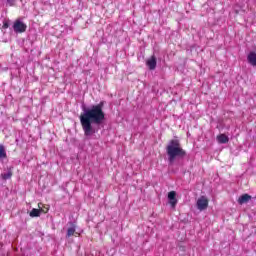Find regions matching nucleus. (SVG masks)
<instances>
[{
	"mask_svg": "<svg viewBox=\"0 0 256 256\" xmlns=\"http://www.w3.org/2000/svg\"><path fill=\"white\" fill-rule=\"evenodd\" d=\"M248 63L252 65V67H256V53L250 52L247 56Z\"/></svg>",
	"mask_w": 256,
	"mask_h": 256,
	"instance_id": "obj_8",
	"label": "nucleus"
},
{
	"mask_svg": "<svg viewBox=\"0 0 256 256\" xmlns=\"http://www.w3.org/2000/svg\"><path fill=\"white\" fill-rule=\"evenodd\" d=\"M38 209H40V213H49V205L38 203Z\"/></svg>",
	"mask_w": 256,
	"mask_h": 256,
	"instance_id": "obj_10",
	"label": "nucleus"
},
{
	"mask_svg": "<svg viewBox=\"0 0 256 256\" xmlns=\"http://www.w3.org/2000/svg\"><path fill=\"white\" fill-rule=\"evenodd\" d=\"M3 29H9V23L5 22V23L3 24Z\"/></svg>",
	"mask_w": 256,
	"mask_h": 256,
	"instance_id": "obj_15",
	"label": "nucleus"
},
{
	"mask_svg": "<svg viewBox=\"0 0 256 256\" xmlns=\"http://www.w3.org/2000/svg\"><path fill=\"white\" fill-rule=\"evenodd\" d=\"M166 153L168 155V160L170 163H173L177 157L183 159L187 156V151L181 147V142L177 139L170 140L169 144L166 147Z\"/></svg>",
	"mask_w": 256,
	"mask_h": 256,
	"instance_id": "obj_2",
	"label": "nucleus"
},
{
	"mask_svg": "<svg viewBox=\"0 0 256 256\" xmlns=\"http://www.w3.org/2000/svg\"><path fill=\"white\" fill-rule=\"evenodd\" d=\"M7 157V152H5V146L0 144V159H5Z\"/></svg>",
	"mask_w": 256,
	"mask_h": 256,
	"instance_id": "obj_14",
	"label": "nucleus"
},
{
	"mask_svg": "<svg viewBox=\"0 0 256 256\" xmlns=\"http://www.w3.org/2000/svg\"><path fill=\"white\" fill-rule=\"evenodd\" d=\"M105 102L101 101L96 105H92L90 108L84 110V113L80 114V123L84 131L85 137H91L97 133V129L93 125H101L105 121V112L103 111Z\"/></svg>",
	"mask_w": 256,
	"mask_h": 256,
	"instance_id": "obj_1",
	"label": "nucleus"
},
{
	"mask_svg": "<svg viewBox=\"0 0 256 256\" xmlns=\"http://www.w3.org/2000/svg\"><path fill=\"white\" fill-rule=\"evenodd\" d=\"M8 5H10V7H13L14 3L13 0H7Z\"/></svg>",
	"mask_w": 256,
	"mask_h": 256,
	"instance_id": "obj_16",
	"label": "nucleus"
},
{
	"mask_svg": "<svg viewBox=\"0 0 256 256\" xmlns=\"http://www.w3.org/2000/svg\"><path fill=\"white\" fill-rule=\"evenodd\" d=\"M75 231H76L75 226L68 228L66 237L67 238L73 237V235H75Z\"/></svg>",
	"mask_w": 256,
	"mask_h": 256,
	"instance_id": "obj_13",
	"label": "nucleus"
},
{
	"mask_svg": "<svg viewBox=\"0 0 256 256\" xmlns=\"http://www.w3.org/2000/svg\"><path fill=\"white\" fill-rule=\"evenodd\" d=\"M251 201V195L249 194H243L238 198L239 205H244V203H249Z\"/></svg>",
	"mask_w": 256,
	"mask_h": 256,
	"instance_id": "obj_7",
	"label": "nucleus"
},
{
	"mask_svg": "<svg viewBox=\"0 0 256 256\" xmlns=\"http://www.w3.org/2000/svg\"><path fill=\"white\" fill-rule=\"evenodd\" d=\"M196 207L199 211H205V209L209 207V199L207 196H201L196 202Z\"/></svg>",
	"mask_w": 256,
	"mask_h": 256,
	"instance_id": "obj_3",
	"label": "nucleus"
},
{
	"mask_svg": "<svg viewBox=\"0 0 256 256\" xmlns=\"http://www.w3.org/2000/svg\"><path fill=\"white\" fill-rule=\"evenodd\" d=\"M13 29L15 33H25V31H27V24L17 19L13 24Z\"/></svg>",
	"mask_w": 256,
	"mask_h": 256,
	"instance_id": "obj_4",
	"label": "nucleus"
},
{
	"mask_svg": "<svg viewBox=\"0 0 256 256\" xmlns=\"http://www.w3.org/2000/svg\"><path fill=\"white\" fill-rule=\"evenodd\" d=\"M13 177V171L9 170L7 173L1 174V178L4 179V181H7V179H11Z\"/></svg>",
	"mask_w": 256,
	"mask_h": 256,
	"instance_id": "obj_12",
	"label": "nucleus"
},
{
	"mask_svg": "<svg viewBox=\"0 0 256 256\" xmlns=\"http://www.w3.org/2000/svg\"><path fill=\"white\" fill-rule=\"evenodd\" d=\"M177 192L175 191H170L168 193V199H169V203L172 207V209H175V207H177Z\"/></svg>",
	"mask_w": 256,
	"mask_h": 256,
	"instance_id": "obj_6",
	"label": "nucleus"
},
{
	"mask_svg": "<svg viewBox=\"0 0 256 256\" xmlns=\"http://www.w3.org/2000/svg\"><path fill=\"white\" fill-rule=\"evenodd\" d=\"M41 216V209L34 208L30 212V217H40Z\"/></svg>",
	"mask_w": 256,
	"mask_h": 256,
	"instance_id": "obj_11",
	"label": "nucleus"
},
{
	"mask_svg": "<svg viewBox=\"0 0 256 256\" xmlns=\"http://www.w3.org/2000/svg\"><path fill=\"white\" fill-rule=\"evenodd\" d=\"M217 141L220 144L229 143V137L225 134H220L217 136Z\"/></svg>",
	"mask_w": 256,
	"mask_h": 256,
	"instance_id": "obj_9",
	"label": "nucleus"
},
{
	"mask_svg": "<svg viewBox=\"0 0 256 256\" xmlns=\"http://www.w3.org/2000/svg\"><path fill=\"white\" fill-rule=\"evenodd\" d=\"M146 65L150 71H155L157 69V57L155 55H152L147 61Z\"/></svg>",
	"mask_w": 256,
	"mask_h": 256,
	"instance_id": "obj_5",
	"label": "nucleus"
}]
</instances>
